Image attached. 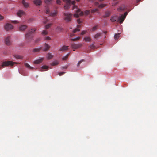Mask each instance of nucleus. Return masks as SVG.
Returning a JSON list of instances; mask_svg holds the SVG:
<instances>
[{"label": "nucleus", "mask_w": 157, "mask_h": 157, "mask_svg": "<svg viewBox=\"0 0 157 157\" xmlns=\"http://www.w3.org/2000/svg\"><path fill=\"white\" fill-rule=\"evenodd\" d=\"M36 30L35 29H33L29 30L25 35V40L27 42H29L32 38V33L34 32Z\"/></svg>", "instance_id": "f257e3e1"}, {"label": "nucleus", "mask_w": 157, "mask_h": 157, "mask_svg": "<svg viewBox=\"0 0 157 157\" xmlns=\"http://www.w3.org/2000/svg\"><path fill=\"white\" fill-rule=\"evenodd\" d=\"M63 15L64 16L63 19L66 22H68L71 21V17L72 16V14L69 13H63Z\"/></svg>", "instance_id": "f03ea898"}, {"label": "nucleus", "mask_w": 157, "mask_h": 157, "mask_svg": "<svg viewBox=\"0 0 157 157\" xmlns=\"http://www.w3.org/2000/svg\"><path fill=\"white\" fill-rule=\"evenodd\" d=\"M16 63V62H13L11 61H6L2 63L1 66L2 67H6L9 65L13 66L14 64Z\"/></svg>", "instance_id": "7ed1b4c3"}, {"label": "nucleus", "mask_w": 157, "mask_h": 157, "mask_svg": "<svg viewBox=\"0 0 157 157\" xmlns=\"http://www.w3.org/2000/svg\"><path fill=\"white\" fill-rule=\"evenodd\" d=\"M127 14L128 12H126L124 15H120L118 18V21H120V23H122Z\"/></svg>", "instance_id": "20e7f679"}, {"label": "nucleus", "mask_w": 157, "mask_h": 157, "mask_svg": "<svg viewBox=\"0 0 157 157\" xmlns=\"http://www.w3.org/2000/svg\"><path fill=\"white\" fill-rule=\"evenodd\" d=\"M83 15V12L81 11L80 9H78L76 11V13L74 14V16L75 17L78 18L79 16H82Z\"/></svg>", "instance_id": "39448f33"}, {"label": "nucleus", "mask_w": 157, "mask_h": 157, "mask_svg": "<svg viewBox=\"0 0 157 157\" xmlns=\"http://www.w3.org/2000/svg\"><path fill=\"white\" fill-rule=\"evenodd\" d=\"M63 1L66 3L64 6V9L67 10L69 9L70 7L71 1L70 0H63Z\"/></svg>", "instance_id": "423d86ee"}, {"label": "nucleus", "mask_w": 157, "mask_h": 157, "mask_svg": "<svg viewBox=\"0 0 157 157\" xmlns=\"http://www.w3.org/2000/svg\"><path fill=\"white\" fill-rule=\"evenodd\" d=\"M82 44H71V46L72 48L73 49V50L75 51V49H77L81 47L82 46Z\"/></svg>", "instance_id": "0eeeda50"}, {"label": "nucleus", "mask_w": 157, "mask_h": 157, "mask_svg": "<svg viewBox=\"0 0 157 157\" xmlns=\"http://www.w3.org/2000/svg\"><path fill=\"white\" fill-rule=\"evenodd\" d=\"M13 26L11 24L9 23L6 24L5 26V29L8 31L12 29L13 28Z\"/></svg>", "instance_id": "6e6552de"}, {"label": "nucleus", "mask_w": 157, "mask_h": 157, "mask_svg": "<svg viewBox=\"0 0 157 157\" xmlns=\"http://www.w3.org/2000/svg\"><path fill=\"white\" fill-rule=\"evenodd\" d=\"M33 2L36 6H39L41 5L42 1L41 0H34Z\"/></svg>", "instance_id": "1a4fd4ad"}, {"label": "nucleus", "mask_w": 157, "mask_h": 157, "mask_svg": "<svg viewBox=\"0 0 157 157\" xmlns=\"http://www.w3.org/2000/svg\"><path fill=\"white\" fill-rule=\"evenodd\" d=\"M44 58H40L39 59L35 60L33 61V63L35 64H38L41 63L44 60Z\"/></svg>", "instance_id": "9d476101"}, {"label": "nucleus", "mask_w": 157, "mask_h": 157, "mask_svg": "<svg viewBox=\"0 0 157 157\" xmlns=\"http://www.w3.org/2000/svg\"><path fill=\"white\" fill-rule=\"evenodd\" d=\"M118 18H117V16L114 15L111 17L110 20L112 22H114L117 21L120 22V21H118Z\"/></svg>", "instance_id": "9b49d317"}, {"label": "nucleus", "mask_w": 157, "mask_h": 157, "mask_svg": "<svg viewBox=\"0 0 157 157\" xmlns=\"http://www.w3.org/2000/svg\"><path fill=\"white\" fill-rule=\"evenodd\" d=\"M27 28V26L25 25H23L20 26L19 27V30L21 31H23L26 29Z\"/></svg>", "instance_id": "f8f14e48"}, {"label": "nucleus", "mask_w": 157, "mask_h": 157, "mask_svg": "<svg viewBox=\"0 0 157 157\" xmlns=\"http://www.w3.org/2000/svg\"><path fill=\"white\" fill-rule=\"evenodd\" d=\"M125 7L124 5H121L117 8V10L119 11H121L125 10Z\"/></svg>", "instance_id": "ddd939ff"}, {"label": "nucleus", "mask_w": 157, "mask_h": 157, "mask_svg": "<svg viewBox=\"0 0 157 157\" xmlns=\"http://www.w3.org/2000/svg\"><path fill=\"white\" fill-rule=\"evenodd\" d=\"M68 46H63L59 50V51H64L68 49Z\"/></svg>", "instance_id": "4468645a"}, {"label": "nucleus", "mask_w": 157, "mask_h": 157, "mask_svg": "<svg viewBox=\"0 0 157 157\" xmlns=\"http://www.w3.org/2000/svg\"><path fill=\"white\" fill-rule=\"evenodd\" d=\"M22 4L23 6L25 8H27L29 7V3L26 2L25 0H23L22 1Z\"/></svg>", "instance_id": "2eb2a0df"}, {"label": "nucleus", "mask_w": 157, "mask_h": 157, "mask_svg": "<svg viewBox=\"0 0 157 157\" xmlns=\"http://www.w3.org/2000/svg\"><path fill=\"white\" fill-rule=\"evenodd\" d=\"M10 37H6L5 39L6 44L7 45H9L10 44Z\"/></svg>", "instance_id": "dca6fc26"}, {"label": "nucleus", "mask_w": 157, "mask_h": 157, "mask_svg": "<svg viewBox=\"0 0 157 157\" xmlns=\"http://www.w3.org/2000/svg\"><path fill=\"white\" fill-rule=\"evenodd\" d=\"M102 33H99L95 34L94 36V38L96 39H97L101 36Z\"/></svg>", "instance_id": "f3484780"}, {"label": "nucleus", "mask_w": 157, "mask_h": 157, "mask_svg": "<svg viewBox=\"0 0 157 157\" xmlns=\"http://www.w3.org/2000/svg\"><path fill=\"white\" fill-rule=\"evenodd\" d=\"M25 14V12L22 10H20L17 13V15L19 17H21Z\"/></svg>", "instance_id": "a211bd4d"}, {"label": "nucleus", "mask_w": 157, "mask_h": 157, "mask_svg": "<svg viewBox=\"0 0 157 157\" xmlns=\"http://www.w3.org/2000/svg\"><path fill=\"white\" fill-rule=\"evenodd\" d=\"M50 46L48 44H45L44 45V47L43 48L44 51H47L50 48Z\"/></svg>", "instance_id": "6ab92c4d"}, {"label": "nucleus", "mask_w": 157, "mask_h": 157, "mask_svg": "<svg viewBox=\"0 0 157 157\" xmlns=\"http://www.w3.org/2000/svg\"><path fill=\"white\" fill-rule=\"evenodd\" d=\"M14 57L17 59H21L23 58L22 56L19 55H16L14 56Z\"/></svg>", "instance_id": "aec40b11"}, {"label": "nucleus", "mask_w": 157, "mask_h": 157, "mask_svg": "<svg viewBox=\"0 0 157 157\" xmlns=\"http://www.w3.org/2000/svg\"><path fill=\"white\" fill-rule=\"evenodd\" d=\"M84 40L85 42H90L91 40V39L89 36H86L84 38Z\"/></svg>", "instance_id": "412c9836"}, {"label": "nucleus", "mask_w": 157, "mask_h": 157, "mask_svg": "<svg viewBox=\"0 0 157 157\" xmlns=\"http://www.w3.org/2000/svg\"><path fill=\"white\" fill-rule=\"evenodd\" d=\"M53 56L50 53L48 54L46 56L47 59H52L53 58Z\"/></svg>", "instance_id": "4be33fe9"}, {"label": "nucleus", "mask_w": 157, "mask_h": 157, "mask_svg": "<svg viewBox=\"0 0 157 157\" xmlns=\"http://www.w3.org/2000/svg\"><path fill=\"white\" fill-rule=\"evenodd\" d=\"M45 3L47 4H51L52 3V0H44Z\"/></svg>", "instance_id": "5701e85b"}, {"label": "nucleus", "mask_w": 157, "mask_h": 157, "mask_svg": "<svg viewBox=\"0 0 157 157\" xmlns=\"http://www.w3.org/2000/svg\"><path fill=\"white\" fill-rule=\"evenodd\" d=\"M24 65L26 67L29 69H32L33 68V67H31L27 63H25Z\"/></svg>", "instance_id": "b1692460"}, {"label": "nucleus", "mask_w": 157, "mask_h": 157, "mask_svg": "<svg viewBox=\"0 0 157 157\" xmlns=\"http://www.w3.org/2000/svg\"><path fill=\"white\" fill-rule=\"evenodd\" d=\"M120 33H118L115 34L114 36V39L115 40H117L120 37Z\"/></svg>", "instance_id": "393cba45"}, {"label": "nucleus", "mask_w": 157, "mask_h": 157, "mask_svg": "<svg viewBox=\"0 0 157 157\" xmlns=\"http://www.w3.org/2000/svg\"><path fill=\"white\" fill-rule=\"evenodd\" d=\"M57 14V11H54V12L51 13L50 14V16L52 17H55L56 16Z\"/></svg>", "instance_id": "a878e982"}, {"label": "nucleus", "mask_w": 157, "mask_h": 157, "mask_svg": "<svg viewBox=\"0 0 157 157\" xmlns=\"http://www.w3.org/2000/svg\"><path fill=\"white\" fill-rule=\"evenodd\" d=\"M111 12H110L109 11H107L105 12V14L104 16V17H109L110 14Z\"/></svg>", "instance_id": "bb28decb"}, {"label": "nucleus", "mask_w": 157, "mask_h": 157, "mask_svg": "<svg viewBox=\"0 0 157 157\" xmlns=\"http://www.w3.org/2000/svg\"><path fill=\"white\" fill-rule=\"evenodd\" d=\"M69 54H70V53H69L67 54L65 56H63L62 58V59L63 60H66L68 58Z\"/></svg>", "instance_id": "cd10ccee"}, {"label": "nucleus", "mask_w": 157, "mask_h": 157, "mask_svg": "<svg viewBox=\"0 0 157 157\" xmlns=\"http://www.w3.org/2000/svg\"><path fill=\"white\" fill-rule=\"evenodd\" d=\"M48 33V31L46 30H44L42 31L41 34L42 35L45 36L47 35Z\"/></svg>", "instance_id": "c85d7f7f"}, {"label": "nucleus", "mask_w": 157, "mask_h": 157, "mask_svg": "<svg viewBox=\"0 0 157 157\" xmlns=\"http://www.w3.org/2000/svg\"><path fill=\"white\" fill-rule=\"evenodd\" d=\"M106 5L105 4H101L98 6V7L99 8H102L105 7Z\"/></svg>", "instance_id": "c756f323"}, {"label": "nucleus", "mask_w": 157, "mask_h": 157, "mask_svg": "<svg viewBox=\"0 0 157 157\" xmlns=\"http://www.w3.org/2000/svg\"><path fill=\"white\" fill-rule=\"evenodd\" d=\"M45 12L46 14H48L49 13V8L48 6H46L45 7Z\"/></svg>", "instance_id": "7c9ffc66"}, {"label": "nucleus", "mask_w": 157, "mask_h": 157, "mask_svg": "<svg viewBox=\"0 0 157 157\" xmlns=\"http://www.w3.org/2000/svg\"><path fill=\"white\" fill-rule=\"evenodd\" d=\"M58 64V62L57 61H55L51 63V65L52 66H55L57 65Z\"/></svg>", "instance_id": "2f4dec72"}, {"label": "nucleus", "mask_w": 157, "mask_h": 157, "mask_svg": "<svg viewBox=\"0 0 157 157\" xmlns=\"http://www.w3.org/2000/svg\"><path fill=\"white\" fill-rule=\"evenodd\" d=\"M49 67L48 66H45V65H44V66H42L41 67V69H46V70H47L48 69V68H49Z\"/></svg>", "instance_id": "473e14b6"}, {"label": "nucleus", "mask_w": 157, "mask_h": 157, "mask_svg": "<svg viewBox=\"0 0 157 157\" xmlns=\"http://www.w3.org/2000/svg\"><path fill=\"white\" fill-rule=\"evenodd\" d=\"M90 13V10H86L84 12V14L85 16L87 15Z\"/></svg>", "instance_id": "72a5a7b5"}, {"label": "nucleus", "mask_w": 157, "mask_h": 157, "mask_svg": "<svg viewBox=\"0 0 157 157\" xmlns=\"http://www.w3.org/2000/svg\"><path fill=\"white\" fill-rule=\"evenodd\" d=\"M52 25V23H50V24L46 25L45 26V27L46 29H48L50 27V26L51 25Z\"/></svg>", "instance_id": "f704fd0d"}, {"label": "nucleus", "mask_w": 157, "mask_h": 157, "mask_svg": "<svg viewBox=\"0 0 157 157\" xmlns=\"http://www.w3.org/2000/svg\"><path fill=\"white\" fill-rule=\"evenodd\" d=\"M80 39V37H77L74 38H72L71 39V40L72 41H76L77 40H78Z\"/></svg>", "instance_id": "c9c22d12"}, {"label": "nucleus", "mask_w": 157, "mask_h": 157, "mask_svg": "<svg viewBox=\"0 0 157 157\" xmlns=\"http://www.w3.org/2000/svg\"><path fill=\"white\" fill-rule=\"evenodd\" d=\"M84 59H82L79 61L77 65V66L78 67H79L80 66V64L82 62H84Z\"/></svg>", "instance_id": "e433bc0d"}, {"label": "nucleus", "mask_w": 157, "mask_h": 157, "mask_svg": "<svg viewBox=\"0 0 157 157\" xmlns=\"http://www.w3.org/2000/svg\"><path fill=\"white\" fill-rule=\"evenodd\" d=\"M44 39L46 40H50L51 39V38L49 36H46L44 38Z\"/></svg>", "instance_id": "4c0bfd02"}, {"label": "nucleus", "mask_w": 157, "mask_h": 157, "mask_svg": "<svg viewBox=\"0 0 157 157\" xmlns=\"http://www.w3.org/2000/svg\"><path fill=\"white\" fill-rule=\"evenodd\" d=\"M97 26H95L92 28V31H94L96 30L97 29Z\"/></svg>", "instance_id": "58836bf2"}, {"label": "nucleus", "mask_w": 157, "mask_h": 157, "mask_svg": "<svg viewBox=\"0 0 157 157\" xmlns=\"http://www.w3.org/2000/svg\"><path fill=\"white\" fill-rule=\"evenodd\" d=\"M94 47L95 46L93 44H92L89 47V48L90 49H93Z\"/></svg>", "instance_id": "ea45409f"}, {"label": "nucleus", "mask_w": 157, "mask_h": 157, "mask_svg": "<svg viewBox=\"0 0 157 157\" xmlns=\"http://www.w3.org/2000/svg\"><path fill=\"white\" fill-rule=\"evenodd\" d=\"M98 11V9L97 8H95L93 10H91V12L92 13H94L96 11Z\"/></svg>", "instance_id": "a19ab883"}, {"label": "nucleus", "mask_w": 157, "mask_h": 157, "mask_svg": "<svg viewBox=\"0 0 157 157\" xmlns=\"http://www.w3.org/2000/svg\"><path fill=\"white\" fill-rule=\"evenodd\" d=\"M80 31V29L78 28H76L75 29H74L73 30V32L74 33H76L77 31Z\"/></svg>", "instance_id": "79ce46f5"}, {"label": "nucleus", "mask_w": 157, "mask_h": 157, "mask_svg": "<svg viewBox=\"0 0 157 157\" xmlns=\"http://www.w3.org/2000/svg\"><path fill=\"white\" fill-rule=\"evenodd\" d=\"M86 32V30H83V31H82L81 33V35H83L84 34H85Z\"/></svg>", "instance_id": "37998d69"}, {"label": "nucleus", "mask_w": 157, "mask_h": 157, "mask_svg": "<svg viewBox=\"0 0 157 157\" xmlns=\"http://www.w3.org/2000/svg\"><path fill=\"white\" fill-rule=\"evenodd\" d=\"M56 3L58 4H60L61 3V1L60 0H57L56 1Z\"/></svg>", "instance_id": "c03bdc74"}, {"label": "nucleus", "mask_w": 157, "mask_h": 157, "mask_svg": "<svg viewBox=\"0 0 157 157\" xmlns=\"http://www.w3.org/2000/svg\"><path fill=\"white\" fill-rule=\"evenodd\" d=\"M64 73H65L64 72H60L59 73V74L60 76H61V75H63Z\"/></svg>", "instance_id": "a18cd8bd"}, {"label": "nucleus", "mask_w": 157, "mask_h": 157, "mask_svg": "<svg viewBox=\"0 0 157 157\" xmlns=\"http://www.w3.org/2000/svg\"><path fill=\"white\" fill-rule=\"evenodd\" d=\"M77 21L78 23H80L81 22V21H80V19H77Z\"/></svg>", "instance_id": "49530a36"}, {"label": "nucleus", "mask_w": 157, "mask_h": 157, "mask_svg": "<svg viewBox=\"0 0 157 157\" xmlns=\"http://www.w3.org/2000/svg\"><path fill=\"white\" fill-rule=\"evenodd\" d=\"M75 2L74 1H72V2L71 1V4L72 5H74L75 4Z\"/></svg>", "instance_id": "de8ad7c7"}, {"label": "nucleus", "mask_w": 157, "mask_h": 157, "mask_svg": "<svg viewBox=\"0 0 157 157\" xmlns=\"http://www.w3.org/2000/svg\"><path fill=\"white\" fill-rule=\"evenodd\" d=\"M77 7H77V6L74 5V6H73V9H77Z\"/></svg>", "instance_id": "09e8293b"}, {"label": "nucleus", "mask_w": 157, "mask_h": 157, "mask_svg": "<svg viewBox=\"0 0 157 157\" xmlns=\"http://www.w3.org/2000/svg\"><path fill=\"white\" fill-rule=\"evenodd\" d=\"M4 18V17L3 16H1L0 15V20L3 19Z\"/></svg>", "instance_id": "8fccbe9b"}, {"label": "nucleus", "mask_w": 157, "mask_h": 157, "mask_svg": "<svg viewBox=\"0 0 157 157\" xmlns=\"http://www.w3.org/2000/svg\"><path fill=\"white\" fill-rule=\"evenodd\" d=\"M13 22H14L15 23H17L18 22V21H13Z\"/></svg>", "instance_id": "3c124183"}, {"label": "nucleus", "mask_w": 157, "mask_h": 157, "mask_svg": "<svg viewBox=\"0 0 157 157\" xmlns=\"http://www.w3.org/2000/svg\"><path fill=\"white\" fill-rule=\"evenodd\" d=\"M40 40V38H38V39H37V40L36 41V42H37L38 41Z\"/></svg>", "instance_id": "603ef678"}, {"label": "nucleus", "mask_w": 157, "mask_h": 157, "mask_svg": "<svg viewBox=\"0 0 157 157\" xmlns=\"http://www.w3.org/2000/svg\"><path fill=\"white\" fill-rule=\"evenodd\" d=\"M98 4V2H96L95 3V5L97 6Z\"/></svg>", "instance_id": "864d4df0"}, {"label": "nucleus", "mask_w": 157, "mask_h": 157, "mask_svg": "<svg viewBox=\"0 0 157 157\" xmlns=\"http://www.w3.org/2000/svg\"><path fill=\"white\" fill-rule=\"evenodd\" d=\"M80 26H81L80 25H77V27L78 28H79L80 27Z\"/></svg>", "instance_id": "5fc2aeb1"}, {"label": "nucleus", "mask_w": 157, "mask_h": 157, "mask_svg": "<svg viewBox=\"0 0 157 157\" xmlns=\"http://www.w3.org/2000/svg\"><path fill=\"white\" fill-rule=\"evenodd\" d=\"M74 35V34H71V35H70V36H73Z\"/></svg>", "instance_id": "6e6d98bb"}, {"label": "nucleus", "mask_w": 157, "mask_h": 157, "mask_svg": "<svg viewBox=\"0 0 157 157\" xmlns=\"http://www.w3.org/2000/svg\"><path fill=\"white\" fill-rule=\"evenodd\" d=\"M104 0H98V1H99V2H102L103 1H104Z\"/></svg>", "instance_id": "4d7b16f0"}, {"label": "nucleus", "mask_w": 157, "mask_h": 157, "mask_svg": "<svg viewBox=\"0 0 157 157\" xmlns=\"http://www.w3.org/2000/svg\"><path fill=\"white\" fill-rule=\"evenodd\" d=\"M76 1L77 2H79L80 0H76Z\"/></svg>", "instance_id": "13d9d810"}, {"label": "nucleus", "mask_w": 157, "mask_h": 157, "mask_svg": "<svg viewBox=\"0 0 157 157\" xmlns=\"http://www.w3.org/2000/svg\"><path fill=\"white\" fill-rule=\"evenodd\" d=\"M107 33V32H104V33Z\"/></svg>", "instance_id": "bf43d9fd"}, {"label": "nucleus", "mask_w": 157, "mask_h": 157, "mask_svg": "<svg viewBox=\"0 0 157 157\" xmlns=\"http://www.w3.org/2000/svg\"><path fill=\"white\" fill-rule=\"evenodd\" d=\"M40 71H43V70H40Z\"/></svg>", "instance_id": "052dcab7"}, {"label": "nucleus", "mask_w": 157, "mask_h": 157, "mask_svg": "<svg viewBox=\"0 0 157 157\" xmlns=\"http://www.w3.org/2000/svg\"><path fill=\"white\" fill-rule=\"evenodd\" d=\"M67 68V67H66L65 68Z\"/></svg>", "instance_id": "680f3d73"}]
</instances>
